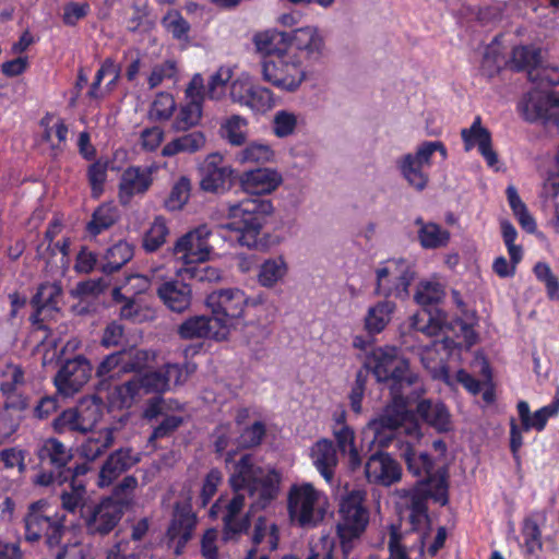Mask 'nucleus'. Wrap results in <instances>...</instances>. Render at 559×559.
I'll use <instances>...</instances> for the list:
<instances>
[{"label": "nucleus", "mask_w": 559, "mask_h": 559, "mask_svg": "<svg viewBox=\"0 0 559 559\" xmlns=\"http://www.w3.org/2000/svg\"><path fill=\"white\" fill-rule=\"evenodd\" d=\"M402 455L407 471L418 478L405 495L408 523L411 531L423 533L420 538L424 539L425 531L430 526L428 500L431 499L441 506L449 501L448 468L444 465L436 466L428 453L418 452L409 444L403 450Z\"/></svg>", "instance_id": "nucleus-3"}, {"label": "nucleus", "mask_w": 559, "mask_h": 559, "mask_svg": "<svg viewBox=\"0 0 559 559\" xmlns=\"http://www.w3.org/2000/svg\"><path fill=\"white\" fill-rule=\"evenodd\" d=\"M203 116V106L195 102H186L178 108L171 128L176 132H186L200 124Z\"/></svg>", "instance_id": "nucleus-43"}, {"label": "nucleus", "mask_w": 559, "mask_h": 559, "mask_svg": "<svg viewBox=\"0 0 559 559\" xmlns=\"http://www.w3.org/2000/svg\"><path fill=\"white\" fill-rule=\"evenodd\" d=\"M414 224L418 227L417 238L424 249H439L445 247L451 238L449 230L432 222H425L417 217Z\"/></svg>", "instance_id": "nucleus-35"}, {"label": "nucleus", "mask_w": 559, "mask_h": 559, "mask_svg": "<svg viewBox=\"0 0 559 559\" xmlns=\"http://www.w3.org/2000/svg\"><path fill=\"white\" fill-rule=\"evenodd\" d=\"M177 74L176 62L173 60H165L162 63H157L152 68L150 75L147 76V84L150 90H154L159 86L164 80L175 79Z\"/></svg>", "instance_id": "nucleus-61"}, {"label": "nucleus", "mask_w": 559, "mask_h": 559, "mask_svg": "<svg viewBox=\"0 0 559 559\" xmlns=\"http://www.w3.org/2000/svg\"><path fill=\"white\" fill-rule=\"evenodd\" d=\"M41 471L35 476L34 483L39 486L55 485L73 459L72 450L59 439H45L36 450Z\"/></svg>", "instance_id": "nucleus-12"}, {"label": "nucleus", "mask_w": 559, "mask_h": 559, "mask_svg": "<svg viewBox=\"0 0 559 559\" xmlns=\"http://www.w3.org/2000/svg\"><path fill=\"white\" fill-rule=\"evenodd\" d=\"M178 334L183 340L212 338L222 341L227 337L224 329L215 324L214 318L204 314L186 319L179 325Z\"/></svg>", "instance_id": "nucleus-30"}, {"label": "nucleus", "mask_w": 559, "mask_h": 559, "mask_svg": "<svg viewBox=\"0 0 559 559\" xmlns=\"http://www.w3.org/2000/svg\"><path fill=\"white\" fill-rule=\"evenodd\" d=\"M311 457L314 466L326 481L334 478L337 465L336 450L331 440L321 439L311 449Z\"/></svg>", "instance_id": "nucleus-34"}, {"label": "nucleus", "mask_w": 559, "mask_h": 559, "mask_svg": "<svg viewBox=\"0 0 559 559\" xmlns=\"http://www.w3.org/2000/svg\"><path fill=\"white\" fill-rule=\"evenodd\" d=\"M123 352V367L122 373L141 372L146 368L150 360V353L144 349L122 350Z\"/></svg>", "instance_id": "nucleus-63"}, {"label": "nucleus", "mask_w": 559, "mask_h": 559, "mask_svg": "<svg viewBox=\"0 0 559 559\" xmlns=\"http://www.w3.org/2000/svg\"><path fill=\"white\" fill-rule=\"evenodd\" d=\"M135 378L140 393H164L169 390L170 384H182L187 376L183 374V369L178 364H166L162 368L153 371H147L141 377Z\"/></svg>", "instance_id": "nucleus-24"}, {"label": "nucleus", "mask_w": 559, "mask_h": 559, "mask_svg": "<svg viewBox=\"0 0 559 559\" xmlns=\"http://www.w3.org/2000/svg\"><path fill=\"white\" fill-rule=\"evenodd\" d=\"M115 441L114 431L110 428H104L91 432L80 447L81 455L92 462L103 455Z\"/></svg>", "instance_id": "nucleus-37"}, {"label": "nucleus", "mask_w": 559, "mask_h": 559, "mask_svg": "<svg viewBox=\"0 0 559 559\" xmlns=\"http://www.w3.org/2000/svg\"><path fill=\"white\" fill-rule=\"evenodd\" d=\"M250 299L239 288L216 289L206 296L205 304L211 309L215 324L224 329L228 335L229 329L238 324L243 317Z\"/></svg>", "instance_id": "nucleus-10"}, {"label": "nucleus", "mask_w": 559, "mask_h": 559, "mask_svg": "<svg viewBox=\"0 0 559 559\" xmlns=\"http://www.w3.org/2000/svg\"><path fill=\"white\" fill-rule=\"evenodd\" d=\"M362 369L371 371L378 382L385 383L391 393L392 403L383 414L370 423L374 440L385 445L409 417V406L416 399L413 394L424 393L418 374L409 369V362L400 354L396 346L373 348L367 355Z\"/></svg>", "instance_id": "nucleus-1"}, {"label": "nucleus", "mask_w": 559, "mask_h": 559, "mask_svg": "<svg viewBox=\"0 0 559 559\" xmlns=\"http://www.w3.org/2000/svg\"><path fill=\"white\" fill-rule=\"evenodd\" d=\"M67 515L59 506L50 503L46 499L32 502L23 519L24 538L28 543L43 540L49 548H59L55 559H64L67 546H62V539L68 532Z\"/></svg>", "instance_id": "nucleus-4"}, {"label": "nucleus", "mask_w": 559, "mask_h": 559, "mask_svg": "<svg viewBox=\"0 0 559 559\" xmlns=\"http://www.w3.org/2000/svg\"><path fill=\"white\" fill-rule=\"evenodd\" d=\"M233 173L219 154H210L202 167L201 189L213 193L226 191L231 185Z\"/></svg>", "instance_id": "nucleus-28"}, {"label": "nucleus", "mask_w": 559, "mask_h": 559, "mask_svg": "<svg viewBox=\"0 0 559 559\" xmlns=\"http://www.w3.org/2000/svg\"><path fill=\"white\" fill-rule=\"evenodd\" d=\"M281 474L275 469L264 473L253 454L245 453L234 463L229 486L234 492L246 491L260 509L267 508L280 492Z\"/></svg>", "instance_id": "nucleus-5"}, {"label": "nucleus", "mask_w": 559, "mask_h": 559, "mask_svg": "<svg viewBox=\"0 0 559 559\" xmlns=\"http://www.w3.org/2000/svg\"><path fill=\"white\" fill-rule=\"evenodd\" d=\"M141 395L135 378L116 385L107 395L108 405L112 409L130 407L135 397Z\"/></svg>", "instance_id": "nucleus-44"}, {"label": "nucleus", "mask_w": 559, "mask_h": 559, "mask_svg": "<svg viewBox=\"0 0 559 559\" xmlns=\"http://www.w3.org/2000/svg\"><path fill=\"white\" fill-rule=\"evenodd\" d=\"M295 47L310 60L321 58L324 49V40L318 28L306 26L297 28L289 34V49Z\"/></svg>", "instance_id": "nucleus-33"}, {"label": "nucleus", "mask_w": 559, "mask_h": 559, "mask_svg": "<svg viewBox=\"0 0 559 559\" xmlns=\"http://www.w3.org/2000/svg\"><path fill=\"white\" fill-rule=\"evenodd\" d=\"M234 103L250 108L253 112L265 114L275 106L273 92L258 84L248 74H241L230 85Z\"/></svg>", "instance_id": "nucleus-16"}, {"label": "nucleus", "mask_w": 559, "mask_h": 559, "mask_svg": "<svg viewBox=\"0 0 559 559\" xmlns=\"http://www.w3.org/2000/svg\"><path fill=\"white\" fill-rule=\"evenodd\" d=\"M197 525V515L189 501L176 502L173 518L168 525L166 536L169 544H175L174 552L179 556L192 538Z\"/></svg>", "instance_id": "nucleus-22"}, {"label": "nucleus", "mask_w": 559, "mask_h": 559, "mask_svg": "<svg viewBox=\"0 0 559 559\" xmlns=\"http://www.w3.org/2000/svg\"><path fill=\"white\" fill-rule=\"evenodd\" d=\"M223 480L222 472L214 467L209 471L203 479L199 495V506L205 508L217 492V488Z\"/></svg>", "instance_id": "nucleus-58"}, {"label": "nucleus", "mask_w": 559, "mask_h": 559, "mask_svg": "<svg viewBox=\"0 0 559 559\" xmlns=\"http://www.w3.org/2000/svg\"><path fill=\"white\" fill-rule=\"evenodd\" d=\"M266 534H269L270 548L272 550L276 549L280 540L277 525L275 523L267 525L266 518L260 515L254 523L253 534L251 537L252 544L255 547L259 546L265 538Z\"/></svg>", "instance_id": "nucleus-53"}, {"label": "nucleus", "mask_w": 559, "mask_h": 559, "mask_svg": "<svg viewBox=\"0 0 559 559\" xmlns=\"http://www.w3.org/2000/svg\"><path fill=\"white\" fill-rule=\"evenodd\" d=\"M153 183V168L148 166H129L120 177L118 198L121 204L127 205L133 197L145 194Z\"/></svg>", "instance_id": "nucleus-26"}, {"label": "nucleus", "mask_w": 559, "mask_h": 559, "mask_svg": "<svg viewBox=\"0 0 559 559\" xmlns=\"http://www.w3.org/2000/svg\"><path fill=\"white\" fill-rule=\"evenodd\" d=\"M506 64L504 56L501 52L500 45L497 41L491 43L484 53L481 70L488 75L497 74Z\"/></svg>", "instance_id": "nucleus-57"}, {"label": "nucleus", "mask_w": 559, "mask_h": 559, "mask_svg": "<svg viewBox=\"0 0 559 559\" xmlns=\"http://www.w3.org/2000/svg\"><path fill=\"white\" fill-rule=\"evenodd\" d=\"M263 79L274 86L293 92L305 80L306 73L295 53L277 55L273 60L262 61Z\"/></svg>", "instance_id": "nucleus-15"}, {"label": "nucleus", "mask_w": 559, "mask_h": 559, "mask_svg": "<svg viewBox=\"0 0 559 559\" xmlns=\"http://www.w3.org/2000/svg\"><path fill=\"white\" fill-rule=\"evenodd\" d=\"M266 436V426L263 421L257 420L252 425L245 427L239 437L238 445L241 449H253L259 447Z\"/></svg>", "instance_id": "nucleus-54"}, {"label": "nucleus", "mask_w": 559, "mask_h": 559, "mask_svg": "<svg viewBox=\"0 0 559 559\" xmlns=\"http://www.w3.org/2000/svg\"><path fill=\"white\" fill-rule=\"evenodd\" d=\"M206 143L205 134L202 131H192L175 138L162 148L164 157H171L180 153L193 154L201 151Z\"/></svg>", "instance_id": "nucleus-36"}, {"label": "nucleus", "mask_w": 559, "mask_h": 559, "mask_svg": "<svg viewBox=\"0 0 559 559\" xmlns=\"http://www.w3.org/2000/svg\"><path fill=\"white\" fill-rule=\"evenodd\" d=\"M25 370L21 365L8 362L1 372L0 393L5 399L4 408L16 412H25L29 407V397L19 393V389L25 385Z\"/></svg>", "instance_id": "nucleus-23"}, {"label": "nucleus", "mask_w": 559, "mask_h": 559, "mask_svg": "<svg viewBox=\"0 0 559 559\" xmlns=\"http://www.w3.org/2000/svg\"><path fill=\"white\" fill-rule=\"evenodd\" d=\"M118 219V209L109 203H103L94 210L91 219L85 226V231L91 237H97L112 227Z\"/></svg>", "instance_id": "nucleus-41"}, {"label": "nucleus", "mask_w": 559, "mask_h": 559, "mask_svg": "<svg viewBox=\"0 0 559 559\" xmlns=\"http://www.w3.org/2000/svg\"><path fill=\"white\" fill-rule=\"evenodd\" d=\"M122 516L123 510L116 507L111 498H102L98 502L82 509V520L91 535H108L119 524Z\"/></svg>", "instance_id": "nucleus-17"}, {"label": "nucleus", "mask_w": 559, "mask_h": 559, "mask_svg": "<svg viewBox=\"0 0 559 559\" xmlns=\"http://www.w3.org/2000/svg\"><path fill=\"white\" fill-rule=\"evenodd\" d=\"M414 278V266L408 260L389 259L376 270L374 295L405 300L409 296L408 288Z\"/></svg>", "instance_id": "nucleus-9"}, {"label": "nucleus", "mask_w": 559, "mask_h": 559, "mask_svg": "<svg viewBox=\"0 0 559 559\" xmlns=\"http://www.w3.org/2000/svg\"><path fill=\"white\" fill-rule=\"evenodd\" d=\"M273 151L269 145L250 143L237 154L240 163H266L273 158Z\"/></svg>", "instance_id": "nucleus-56"}, {"label": "nucleus", "mask_w": 559, "mask_h": 559, "mask_svg": "<svg viewBox=\"0 0 559 559\" xmlns=\"http://www.w3.org/2000/svg\"><path fill=\"white\" fill-rule=\"evenodd\" d=\"M138 485L139 483L135 476L127 475L116 486H114L111 495L107 498H111L116 507H119L124 511L133 506L134 492Z\"/></svg>", "instance_id": "nucleus-47"}, {"label": "nucleus", "mask_w": 559, "mask_h": 559, "mask_svg": "<svg viewBox=\"0 0 559 559\" xmlns=\"http://www.w3.org/2000/svg\"><path fill=\"white\" fill-rule=\"evenodd\" d=\"M416 415L426 424L445 430L449 425V412L442 403H431L429 400H421L416 405Z\"/></svg>", "instance_id": "nucleus-42"}, {"label": "nucleus", "mask_w": 559, "mask_h": 559, "mask_svg": "<svg viewBox=\"0 0 559 559\" xmlns=\"http://www.w3.org/2000/svg\"><path fill=\"white\" fill-rule=\"evenodd\" d=\"M519 420L511 417L509 420V447L515 462L521 461L520 450L524 444L525 432L536 430L542 432L550 418L557 417L559 414V390L557 391L552 402L535 412H531L530 404L526 401H519L516 404Z\"/></svg>", "instance_id": "nucleus-7"}, {"label": "nucleus", "mask_w": 559, "mask_h": 559, "mask_svg": "<svg viewBox=\"0 0 559 559\" xmlns=\"http://www.w3.org/2000/svg\"><path fill=\"white\" fill-rule=\"evenodd\" d=\"M535 87L527 93L522 100L520 108L523 117L532 122L559 124V93L554 91L555 85L547 81L533 82Z\"/></svg>", "instance_id": "nucleus-13"}, {"label": "nucleus", "mask_w": 559, "mask_h": 559, "mask_svg": "<svg viewBox=\"0 0 559 559\" xmlns=\"http://www.w3.org/2000/svg\"><path fill=\"white\" fill-rule=\"evenodd\" d=\"M183 424V417L178 415H167L163 420L153 429L148 441L168 438Z\"/></svg>", "instance_id": "nucleus-64"}, {"label": "nucleus", "mask_w": 559, "mask_h": 559, "mask_svg": "<svg viewBox=\"0 0 559 559\" xmlns=\"http://www.w3.org/2000/svg\"><path fill=\"white\" fill-rule=\"evenodd\" d=\"M444 297L441 284L432 282L420 283L415 294V300L420 309L411 318V326L428 336L438 335L445 323V314L438 306Z\"/></svg>", "instance_id": "nucleus-8"}, {"label": "nucleus", "mask_w": 559, "mask_h": 559, "mask_svg": "<svg viewBox=\"0 0 559 559\" xmlns=\"http://www.w3.org/2000/svg\"><path fill=\"white\" fill-rule=\"evenodd\" d=\"M92 365L84 356L79 355L66 360L53 378L57 391L64 396H73L90 380Z\"/></svg>", "instance_id": "nucleus-20"}, {"label": "nucleus", "mask_w": 559, "mask_h": 559, "mask_svg": "<svg viewBox=\"0 0 559 559\" xmlns=\"http://www.w3.org/2000/svg\"><path fill=\"white\" fill-rule=\"evenodd\" d=\"M140 454L131 448H120L111 452L103 463L97 479L99 488H106L114 484L124 472L140 462Z\"/></svg>", "instance_id": "nucleus-29"}, {"label": "nucleus", "mask_w": 559, "mask_h": 559, "mask_svg": "<svg viewBox=\"0 0 559 559\" xmlns=\"http://www.w3.org/2000/svg\"><path fill=\"white\" fill-rule=\"evenodd\" d=\"M107 162L97 159L87 168V180L91 186L92 197L97 199L104 192V185L107 179Z\"/></svg>", "instance_id": "nucleus-55"}, {"label": "nucleus", "mask_w": 559, "mask_h": 559, "mask_svg": "<svg viewBox=\"0 0 559 559\" xmlns=\"http://www.w3.org/2000/svg\"><path fill=\"white\" fill-rule=\"evenodd\" d=\"M456 325L460 326V332H456V338H462L456 343V348L469 349L479 340V334L476 331L478 325V317L474 309L463 307L460 309V317L456 318Z\"/></svg>", "instance_id": "nucleus-40"}, {"label": "nucleus", "mask_w": 559, "mask_h": 559, "mask_svg": "<svg viewBox=\"0 0 559 559\" xmlns=\"http://www.w3.org/2000/svg\"><path fill=\"white\" fill-rule=\"evenodd\" d=\"M62 295V287L59 283L45 282L41 283L36 294L31 299L34 308L29 317V321L34 331H44L45 338L49 335V328L45 324V320L52 312L59 311V299Z\"/></svg>", "instance_id": "nucleus-19"}, {"label": "nucleus", "mask_w": 559, "mask_h": 559, "mask_svg": "<svg viewBox=\"0 0 559 559\" xmlns=\"http://www.w3.org/2000/svg\"><path fill=\"white\" fill-rule=\"evenodd\" d=\"M247 126L245 118L234 115L228 118L221 127L222 136L234 146H240L246 142L243 128Z\"/></svg>", "instance_id": "nucleus-50"}, {"label": "nucleus", "mask_w": 559, "mask_h": 559, "mask_svg": "<svg viewBox=\"0 0 559 559\" xmlns=\"http://www.w3.org/2000/svg\"><path fill=\"white\" fill-rule=\"evenodd\" d=\"M191 182L182 176L173 186L169 195L165 200V207L169 211H178L183 207L190 198Z\"/></svg>", "instance_id": "nucleus-52"}, {"label": "nucleus", "mask_w": 559, "mask_h": 559, "mask_svg": "<svg viewBox=\"0 0 559 559\" xmlns=\"http://www.w3.org/2000/svg\"><path fill=\"white\" fill-rule=\"evenodd\" d=\"M157 296L171 311L181 313L187 310L192 300L191 286L183 281L170 280L157 287Z\"/></svg>", "instance_id": "nucleus-31"}, {"label": "nucleus", "mask_w": 559, "mask_h": 559, "mask_svg": "<svg viewBox=\"0 0 559 559\" xmlns=\"http://www.w3.org/2000/svg\"><path fill=\"white\" fill-rule=\"evenodd\" d=\"M133 255L134 247L126 240H119L106 250L102 272L106 275L118 272Z\"/></svg>", "instance_id": "nucleus-39"}, {"label": "nucleus", "mask_w": 559, "mask_h": 559, "mask_svg": "<svg viewBox=\"0 0 559 559\" xmlns=\"http://www.w3.org/2000/svg\"><path fill=\"white\" fill-rule=\"evenodd\" d=\"M396 309L394 301L384 298L368 309L365 317V329L369 334H378L382 332L390 323L392 316Z\"/></svg>", "instance_id": "nucleus-38"}, {"label": "nucleus", "mask_w": 559, "mask_h": 559, "mask_svg": "<svg viewBox=\"0 0 559 559\" xmlns=\"http://www.w3.org/2000/svg\"><path fill=\"white\" fill-rule=\"evenodd\" d=\"M103 417V404L99 397L82 399L76 406L62 411L53 420L56 433H86L92 431Z\"/></svg>", "instance_id": "nucleus-11"}, {"label": "nucleus", "mask_w": 559, "mask_h": 559, "mask_svg": "<svg viewBox=\"0 0 559 559\" xmlns=\"http://www.w3.org/2000/svg\"><path fill=\"white\" fill-rule=\"evenodd\" d=\"M287 273V264L283 257L265 260L259 270L258 281L264 287H273Z\"/></svg>", "instance_id": "nucleus-48"}, {"label": "nucleus", "mask_w": 559, "mask_h": 559, "mask_svg": "<svg viewBox=\"0 0 559 559\" xmlns=\"http://www.w3.org/2000/svg\"><path fill=\"white\" fill-rule=\"evenodd\" d=\"M176 110V100L169 93H158L152 103L150 118L154 121L169 120Z\"/></svg>", "instance_id": "nucleus-51"}, {"label": "nucleus", "mask_w": 559, "mask_h": 559, "mask_svg": "<svg viewBox=\"0 0 559 559\" xmlns=\"http://www.w3.org/2000/svg\"><path fill=\"white\" fill-rule=\"evenodd\" d=\"M318 491L311 484L294 486L288 495V513L292 521L301 527H313L322 519L316 515Z\"/></svg>", "instance_id": "nucleus-18"}, {"label": "nucleus", "mask_w": 559, "mask_h": 559, "mask_svg": "<svg viewBox=\"0 0 559 559\" xmlns=\"http://www.w3.org/2000/svg\"><path fill=\"white\" fill-rule=\"evenodd\" d=\"M123 352H115L107 355L98 365L96 376L102 379H110L122 373Z\"/></svg>", "instance_id": "nucleus-60"}, {"label": "nucleus", "mask_w": 559, "mask_h": 559, "mask_svg": "<svg viewBox=\"0 0 559 559\" xmlns=\"http://www.w3.org/2000/svg\"><path fill=\"white\" fill-rule=\"evenodd\" d=\"M240 182L245 192L257 198L229 205L227 223L222 228L233 231L234 239L251 249L258 246L262 228L274 210L271 200L261 195L273 192L282 182V176L270 168H255L245 171Z\"/></svg>", "instance_id": "nucleus-2"}, {"label": "nucleus", "mask_w": 559, "mask_h": 559, "mask_svg": "<svg viewBox=\"0 0 559 559\" xmlns=\"http://www.w3.org/2000/svg\"><path fill=\"white\" fill-rule=\"evenodd\" d=\"M365 474L370 484L389 487L401 479L402 467L390 454L377 451L367 460Z\"/></svg>", "instance_id": "nucleus-25"}, {"label": "nucleus", "mask_w": 559, "mask_h": 559, "mask_svg": "<svg viewBox=\"0 0 559 559\" xmlns=\"http://www.w3.org/2000/svg\"><path fill=\"white\" fill-rule=\"evenodd\" d=\"M169 234L165 217L156 216L150 229L143 236V248L146 252H155L165 242Z\"/></svg>", "instance_id": "nucleus-49"}, {"label": "nucleus", "mask_w": 559, "mask_h": 559, "mask_svg": "<svg viewBox=\"0 0 559 559\" xmlns=\"http://www.w3.org/2000/svg\"><path fill=\"white\" fill-rule=\"evenodd\" d=\"M461 136L466 151H471L474 147H477L479 154L484 157L488 167L495 170L499 169V158L492 148L490 132L485 127H483L481 118L479 116L474 118V121L469 128L461 130Z\"/></svg>", "instance_id": "nucleus-27"}, {"label": "nucleus", "mask_w": 559, "mask_h": 559, "mask_svg": "<svg viewBox=\"0 0 559 559\" xmlns=\"http://www.w3.org/2000/svg\"><path fill=\"white\" fill-rule=\"evenodd\" d=\"M399 167L411 186L417 190H423L426 187L428 175L425 173V165L413 154H406L399 163Z\"/></svg>", "instance_id": "nucleus-45"}, {"label": "nucleus", "mask_w": 559, "mask_h": 559, "mask_svg": "<svg viewBox=\"0 0 559 559\" xmlns=\"http://www.w3.org/2000/svg\"><path fill=\"white\" fill-rule=\"evenodd\" d=\"M257 51L262 56V61L273 60L277 55H286L289 51V34L277 29H266L257 33L253 37Z\"/></svg>", "instance_id": "nucleus-32"}, {"label": "nucleus", "mask_w": 559, "mask_h": 559, "mask_svg": "<svg viewBox=\"0 0 559 559\" xmlns=\"http://www.w3.org/2000/svg\"><path fill=\"white\" fill-rule=\"evenodd\" d=\"M366 492L364 490L349 491L340 503V520L336 525L337 533L343 537L359 538L369 523V510L365 506Z\"/></svg>", "instance_id": "nucleus-14"}, {"label": "nucleus", "mask_w": 559, "mask_h": 559, "mask_svg": "<svg viewBox=\"0 0 559 559\" xmlns=\"http://www.w3.org/2000/svg\"><path fill=\"white\" fill-rule=\"evenodd\" d=\"M540 50L535 47L522 46L513 49L512 66L518 70H527L531 82L547 81L550 85L559 84V70L540 66Z\"/></svg>", "instance_id": "nucleus-21"}, {"label": "nucleus", "mask_w": 559, "mask_h": 559, "mask_svg": "<svg viewBox=\"0 0 559 559\" xmlns=\"http://www.w3.org/2000/svg\"><path fill=\"white\" fill-rule=\"evenodd\" d=\"M211 234L206 225H201L176 241L175 254L185 262V267L179 271L182 280L189 278L198 282L219 280V271L216 267L203 264L210 259L212 247L209 243V237Z\"/></svg>", "instance_id": "nucleus-6"}, {"label": "nucleus", "mask_w": 559, "mask_h": 559, "mask_svg": "<svg viewBox=\"0 0 559 559\" xmlns=\"http://www.w3.org/2000/svg\"><path fill=\"white\" fill-rule=\"evenodd\" d=\"M61 506L59 507L63 512L75 513L80 512L82 518V509L88 508L91 503L86 502V488L82 483L70 484V490H64L60 495Z\"/></svg>", "instance_id": "nucleus-46"}, {"label": "nucleus", "mask_w": 559, "mask_h": 559, "mask_svg": "<svg viewBox=\"0 0 559 559\" xmlns=\"http://www.w3.org/2000/svg\"><path fill=\"white\" fill-rule=\"evenodd\" d=\"M163 24L166 29L173 35L175 39L186 40L188 39L190 32L189 22L180 14V12L175 11L174 13H168L164 20Z\"/></svg>", "instance_id": "nucleus-62"}, {"label": "nucleus", "mask_w": 559, "mask_h": 559, "mask_svg": "<svg viewBox=\"0 0 559 559\" xmlns=\"http://www.w3.org/2000/svg\"><path fill=\"white\" fill-rule=\"evenodd\" d=\"M368 377V370L360 368L356 372L355 381L348 395L350 408L356 414H359L362 408V400L365 396Z\"/></svg>", "instance_id": "nucleus-59"}]
</instances>
